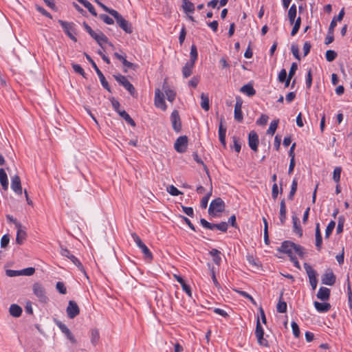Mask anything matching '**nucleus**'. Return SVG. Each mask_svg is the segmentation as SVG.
<instances>
[{"instance_id": "obj_16", "label": "nucleus", "mask_w": 352, "mask_h": 352, "mask_svg": "<svg viewBox=\"0 0 352 352\" xmlns=\"http://www.w3.org/2000/svg\"><path fill=\"white\" fill-rule=\"evenodd\" d=\"M243 100L241 97L236 98V103L234 105V119L239 122H241L243 120V113L241 111Z\"/></svg>"}, {"instance_id": "obj_33", "label": "nucleus", "mask_w": 352, "mask_h": 352, "mask_svg": "<svg viewBox=\"0 0 352 352\" xmlns=\"http://www.w3.org/2000/svg\"><path fill=\"white\" fill-rule=\"evenodd\" d=\"M292 221L294 224V232L301 237L302 236V229L300 226L298 218L296 216H293Z\"/></svg>"}, {"instance_id": "obj_11", "label": "nucleus", "mask_w": 352, "mask_h": 352, "mask_svg": "<svg viewBox=\"0 0 352 352\" xmlns=\"http://www.w3.org/2000/svg\"><path fill=\"white\" fill-rule=\"evenodd\" d=\"M58 23L64 30L65 33L74 42L77 41V38L73 34L75 32L74 23L67 22L63 20H58Z\"/></svg>"}, {"instance_id": "obj_1", "label": "nucleus", "mask_w": 352, "mask_h": 352, "mask_svg": "<svg viewBox=\"0 0 352 352\" xmlns=\"http://www.w3.org/2000/svg\"><path fill=\"white\" fill-rule=\"evenodd\" d=\"M278 251L287 254L289 257L294 255V252L298 254L300 258H303L305 251L303 247L296 244L290 241H285L282 243Z\"/></svg>"}, {"instance_id": "obj_29", "label": "nucleus", "mask_w": 352, "mask_h": 352, "mask_svg": "<svg viewBox=\"0 0 352 352\" xmlns=\"http://www.w3.org/2000/svg\"><path fill=\"white\" fill-rule=\"evenodd\" d=\"M315 237H316V247L318 250H320L322 248V235L320 233L319 223H316Z\"/></svg>"}, {"instance_id": "obj_43", "label": "nucleus", "mask_w": 352, "mask_h": 352, "mask_svg": "<svg viewBox=\"0 0 352 352\" xmlns=\"http://www.w3.org/2000/svg\"><path fill=\"white\" fill-rule=\"evenodd\" d=\"M100 335L98 329H92L91 331V342L96 346L99 340Z\"/></svg>"}, {"instance_id": "obj_41", "label": "nucleus", "mask_w": 352, "mask_h": 352, "mask_svg": "<svg viewBox=\"0 0 352 352\" xmlns=\"http://www.w3.org/2000/svg\"><path fill=\"white\" fill-rule=\"evenodd\" d=\"M193 159L194 160L197 162L198 164H201L203 165V167H204V170L206 171L208 177H209V179L210 181L211 182V178L210 177V174H209V170H208V168L207 167V166L204 163V162L202 161V160L199 157L198 154L197 153H194L193 155Z\"/></svg>"}, {"instance_id": "obj_37", "label": "nucleus", "mask_w": 352, "mask_h": 352, "mask_svg": "<svg viewBox=\"0 0 352 352\" xmlns=\"http://www.w3.org/2000/svg\"><path fill=\"white\" fill-rule=\"evenodd\" d=\"M296 12V6L295 4L292 5L288 11V19L290 22V24H293L294 23Z\"/></svg>"}, {"instance_id": "obj_31", "label": "nucleus", "mask_w": 352, "mask_h": 352, "mask_svg": "<svg viewBox=\"0 0 352 352\" xmlns=\"http://www.w3.org/2000/svg\"><path fill=\"white\" fill-rule=\"evenodd\" d=\"M195 66L193 63L187 62L182 68V74L184 78H186L192 74V69Z\"/></svg>"}, {"instance_id": "obj_17", "label": "nucleus", "mask_w": 352, "mask_h": 352, "mask_svg": "<svg viewBox=\"0 0 352 352\" xmlns=\"http://www.w3.org/2000/svg\"><path fill=\"white\" fill-rule=\"evenodd\" d=\"M259 143L258 135L254 131H251L248 135V144L254 151H257Z\"/></svg>"}, {"instance_id": "obj_12", "label": "nucleus", "mask_w": 352, "mask_h": 352, "mask_svg": "<svg viewBox=\"0 0 352 352\" xmlns=\"http://www.w3.org/2000/svg\"><path fill=\"white\" fill-rule=\"evenodd\" d=\"M255 335L258 340V343L261 346H268V342L267 340H265L263 338L264 336V331L263 329L261 327V324L260 323L259 318H257L256 321V330H255Z\"/></svg>"}, {"instance_id": "obj_5", "label": "nucleus", "mask_w": 352, "mask_h": 352, "mask_svg": "<svg viewBox=\"0 0 352 352\" xmlns=\"http://www.w3.org/2000/svg\"><path fill=\"white\" fill-rule=\"evenodd\" d=\"M224 208V201L221 198L218 197L211 201L208 208V213L210 215L215 216L217 212H223Z\"/></svg>"}, {"instance_id": "obj_62", "label": "nucleus", "mask_w": 352, "mask_h": 352, "mask_svg": "<svg viewBox=\"0 0 352 352\" xmlns=\"http://www.w3.org/2000/svg\"><path fill=\"white\" fill-rule=\"evenodd\" d=\"M297 69H298L297 63H293L291 65V67H290V69L289 72V74H288L289 78H292L294 76Z\"/></svg>"}, {"instance_id": "obj_44", "label": "nucleus", "mask_w": 352, "mask_h": 352, "mask_svg": "<svg viewBox=\"0 0 352 352\" xmlns=\"http://www.w3.org/2000/svg\"><path fill=\"white\" fill-rule=\"evenodd\" d=\"M83 27L86 30V31L89 34V35L95 40L96 41L98 35V31L95 32L86 23H83Z\"/></svg>"}, {"instance_id": "obj_10", "label": "nucleus", "mask_w": 352, "mask_h": 352, "mask_svg": "<svg viewBox=\"0 0 352 352\" xmlns=\"http://www.w3.org/2000/svg\"><path fill=\"white\" fill-rule=\"evenodd\" d=\"M304 268L309 277V283L311 286V288L313 290H315L318 284V280L316 278L317 272L312 268V267L309 264L307 263H304Z\"/></svg>"}, {"instance_id": "obj_45", "label": "nucleus", "mask_w": 352, "mask_h": 352, "mask_svg": "<svg viewBox=\"0 0 352 352\" xmlns=\"http://www.w3.org/2000/svg\"><path fill=\"white\" fill-rule=\"evenodd\" d=\"M190 56V60L189 62L193 63L195 64L198 56L197 47L195 45L191 46Z\"/></svg>"}, {"instance_id": "obj_35", "label": "nucleus", "mask_w": 352, "mask_h": 352, "mask_svg": "<svg viewBox=\"0 0 352 352\" xmlns=\"http://www.w3.org/2000/svg\"><path fill=\"white\" fill-rule=\"evenodd\" d=\"M26 237L27 233L25 229L17 230L16 237V243L19 245H21L23 243V241L26 239Z\"/></svg>"}, {"instance_id": "obj_8", "label": "nucleus", "mask_w": 352, "mask_h": 352, "mask_svg": "<svg viewBox=\"0 0 352 352\" xmlns=\"http://www.w3.org/2000/svg\"><path fill=\"white\" fill-rule=\"evenodd\" d=\"M200 223L204 228L211 230L217 228V230L225 232L228 228V224L225 221H222L219 223H211L207 221L205 219H201Z\"/></svg>"}, {"instance_id": "obj_52", "label": "nucleus", "mask_w": 352, "mask_h": 352, "mask_svg": "<svg viewBox=\"0 0 352 352\" xmlns=\"http://www.w3.org/2000/svg\"><path fill=\"white\" fill-rule=\"evenodd\" d=\"M72 66L75 72L80 74L82 77L86 78L85 72L80 65L72 63Z\"/></svg>"}, {"instance_id": "obj_26", "label": "nucleus", "mask_w": 352, "mask_h": 352, "mask_svg": "<svg viewBox=\"0 0 352 352\" xmlns=\"http://www.w3.org/2000/svg\"><path fill=\"white\" fill-rule=\"evenodd\" d=\"M240 91L249 97L253 96L256 94V90L253 87L252 83L244 85L240 88Z\"/></svg>"}, {"instance_id": "obj_18", "label": "nucleus", "mask_w": 352, "mask_h": 352, "mask_svg": "<svg viewBox=\"0 0 352 352\" xmlns=\"http://www.w3.org/2000/svg\"><path fill=\"white\" fill-rule=\"evenodd\" d=\"M155 105L163 111L166 109V104L164 99V94L159 89H157L155 92Z\"/></svg>"}, {"instance_id": "obj_53", "label": "nucleus", "mask_w": 352, "mask_h": 352, "mask_svg": "<svg viewBox=\"0 0 352 352\" xmlns=\"http://www.w3.org/2000/svg\"><path fill=\"white\" fill-rule=\"evenodd\" d=\"M94 1L100 7L102 8L104 11L109 13V14H112V13L116 10L111 8H108L104 4L101 3L99 0H94Z\"/></svg>"}, {"instance_id": "obj_14", "label": "nucleus", "mask_w": 352, "mask_h": 352, "mask_svg": "<svg viewBox=\"0 0 352 352\" xmlns=\"http://www.w3.org/2000/svg\"><path fill=\"white\" fill-rule=\"evenodd\" d=\"M66 311L67 316L70 319H73L80 314V309L75 301L69 300Z\"/></svg>"}, {"instance_id": "obj_20", "label": "nucleus", "mask_w": 352, "mask_h": 352, "mask_svg": "<svg viewBox=\"0 0 352 352\" xmlns=\"http://www.w3.org/2000/svg\"><path fill=\"white\" fill-rule=\"evenodd\" d=\"M11 188L18 195H22V186L21 179L18 175H14L11 179Z\"/></svg>"}, {"instance_id": "obj_39", "label": "nucleus", "mask_w": 352, "mask_h": 352, "mask_svg": "<svg viewBox=\"0 0 352 352\" xmlns=\"http://www.w3.org/2000/svg\"><path fill=\"white\" fill-rule=\"evenodd\" d=\"M79 3L82 4L92 15H94V16H97V12H96L94 7L88 1L80 0Z\"/></svg>"}, {"instance_id": "obj_7", "label": "nucleus", "mask_w": 352, "mask_h": 352, "mask_svg": "<svg viewBox=\"0 0 352 352\" xmlns=\"http://www.w3.org/2000/svg\"><path fill=\"white\" fill-rule=\"evenodd\" d=\"M131 236L134 241V242L136 243L137 246L141 249L142 253L144 255V257L147 259L152 260L153 259V254L149 250V249L147 248V246L142 242L141 239L138 236V235L133 232L131 234Z\"/></svg>"}, {"instance_id": "obj_9", "label": "nucleus", "mask_w": 352, "mask_h": 352, "mask_svg": "<svg viewBox=\"0 0 352 352\" xmlns=\"http://www.w3.org/2000/svg\"><path fill=\"white\" fill-rule=\"evenodd\" d=\"M60 254L63 256L68 258L76 266L78 267V268L81 272H82L86 275L85 269H84L82 265L81 264V263L74 255L71 254V252H69V250H67L65 248H63V246H60Z\"/></svg>"}, {"instance_id": "obj_61", "label": "nucleus", "mask_w": 352, "mask_h": 352, "mask_svg": "<svg viewBox=\"0 0 352 352\" xmlns=\"http://www.w3.org/2000/svg\"><path fill=\"white\" fill-rule=\"evenodd\" d=\"M9 241H10L9 235L4 234L1 239V247L2 248H6L8 246Z\"/></svg>"}, {"instance_id": "obj_46", "label": "nucleus", "mask_w": 352, "mask_h": 352, "mask_svg": "<svg viewBox=\"0 0 352 352\" xmlns=\"http://www.w3.org/2000/svg\"><path fill=\"white\" fill-rule=\"evenodd\" d=\"M96 41L100 46L102 47L103 43H108V38L101 31L98 30V35Z\"/></svg>"}, {"instance_id": "obj_47", "label": "nucleus", "mask_w": 352, "mask_h": 352, "mask_svg": "<svg viewBox=\"0 0 352 352\" xmlns=\"http://www.w3.org/2000/svg\"><path fill=\"white\" fill-rule=\"evenodd\" d=\"M336 226V222L334 221H331L328 226H327L326 230H325V238L328 239L330 235L331 234L333 229Z\"/></svg>"}, {"instance_id": "obj_2", "label": "nucleus", "mask_w": 352, "mask_h": 352, "mask_svg": "<svg viewBox=\"0 0 352 352\" xmlns=\"http://www.w3.org/2000/svg\"><path fill=\"white\" fill-rule=\"evenodd\" d=\"M32 292L41 303L47 304L50 301L45 287L41 283L36 282L32 285Z\"/></svg>"}, {"instance_id": "obj_22", "label": "nucleus", "mask_w": 352, "mask_h": 352, "mask_svg": "<svg viewBox=\"0 0 352 352\" xmlns=\"http://www.w3.org/2000/svg\"><path fill=\"white\" fill-rule=\"evenodd\" d=\"M336 276L332 272H326L322 278V283L327 285H333L336 283Z\"/></svg>"}, {"instance_id": "obj_54", "label": "nucleus", "mask_w": 352, "mask_h": 352, "mask_svg": "<svg viewBox=\"0 0 352 352\" xmlns=\"http://www.w3.org/2000/svg\"><path fill=\"white\" fill-rule=\"evenodd\" d=\"M99 18L108 25H112L114 23V21L107 14H101L99 15Z\"/></svg>"}, {"instance_id": "obj_50", "label": "nucleus", "mask_w": 352, "mask_h": 352, "mask_svg": "<svg viewBox=\"0 0 352 352\" xmlns=\"http://www.w3.org/2000/svg\"><path fill=\"white\" fill-rule=\"evenodd\" d=\"M167 192L170 193L173 196H178L179 195H182V192L179 191L175 186L173 185H170L167 187Z\"/></svg>"}, {"instance_id": "obj_59", "label": "nucleus", "mask_w": 352, "mask_h": 352, "mask_svg": "<svg viewBox=\"0 0 352 352\" xmlns=\"http://www.w3.org/2000/svg\"><path fill=\"white\" fill-rule=\"evenodd\" d=\"M56 288L61 294L67 293V289L63 282H58L56 285Z\"/></svg>"}, {"instance_id": "obj_63", "label": "nucleus", "mask_w": 352, "mask_h": 352, "mask_svg": "<svg viewBox=\"0 0 352 352\" xmlns=\"http://www.w3.org/2000/svg\"><path fill=\"white\" fill-rule=\"evenodd\" d=\"M278 187L276 183H274L272 186V196L274 199H276L278 195Z\"/></svg>"}, {"instance_id": "obj_19", "label": "nucleus", "mask_w": 352, "mask_h": 352, "mask_svg": "<svg viewBox=\"0 0 352 352\" xmlns=\"http://www.w3.org/2000/svg\"><path fill=\"white\" fill-rule=\"evenodd\" d=\"M56 324L59 327L61 331L66 336L68 340L72 343H76V340L75 339L74 335L72 333L70 330L67 328V327L61 322L59 320H55Z\"/></svg>"}, {"instance_id": "obj_51", "label": "nucleus", "mask_w": 352, "mask_h": 352, "mask_svg": "<svg viewBox=\"0 0 352 352\" xmlns=\"http://www.w3.org/2000/svg\"><path fill=\"white\" fill-rule=\"evenodd\" d=\"M342 168L340 167H336L333 173V179L336 183H338L340 179Z\"/></svg>"}, {"instance_id": "obj_27", "label": "nucleus", "mask_w": 352, "mask_h": 352, "mask_svg": "<svg viewBox=\"0 0 352 352\" xmlns=\"http://www.w3.org/2000/svg\"><path fill=\"white\" fill-rule=\"evenodd\" d=\"M314 307L318 312L326 313L331 309V305L329 302H314Z\"/></svg>"}, {"instance_id": "obj_25", "label": "nucleus", "mask_w": 352, "mask_h": 352, "mask_svg": "<svg viewBox=\"0 0 352 352\" xmlns=\"http://www.w3.org/2000/svg\"><path fill=\"white\" fill-rule=\"evenodd\" d=\"M286 204L285 199H283L280 203L279 219L281 225L285 224L286 221Z\"/></svg>"}, {"instance_id": "obj_49", "label": "nucleus", "mask_w": 352, "mask_h": 352, "mask_svg": "<svg viewBox=\"0 0 352 352\" xmlns=\"http://www.w3.org/2000/svg\"><path fill=\"white\" fill-rule=\"evenodd\" d=\"M325 57L327 61L332 62L337 57V53L331 50H329L325 53Z\"/></svg>"}, {"instance_id": "obj_3", "label": "nucleus", "mask_w": 352, "mask_h": 352, "mask_svg": "<svg viewBox=\"0 0 352 352\" xmlns=\"http://www.w3.org/2000/svg\"><path fill=\"white\" fill-rule=\"evenodd\" d=\"M111 16L116 20L118 26L122 29L126 33L131 34L133 32L131 23L126 21L123 16L116 10H115Z\"/></svg>"}, {"instance_id": "obj_24", "label": "nucleus", "mask_w": 352, "mask_h": 352, "mask_svg": "<svg viewBox=\"0 0 352 352\" xmlns=\"http://www.w3.org/2000/svg\"><path fill=\"white\" fill-rule=\"evenodd\" d=\"M114 56L117 59L120 60L122 62V65L124 67H126L132 69L133 70H135L136 68L138 67V66L136 65H135V64H133V63L126 60L125 56L121 55V54H118V52H115L114 53Z\"/></svg>"}, {"instance_id": "obj_13", "label": "nucleus", "mask_w": 352, "mask_h": 352, "mask_svg": "<svg viewBox=\"0 0 352 352\" xmlns=\"http://www.w3.org/2000/svg\"><path fill=\"white\" fill-rule=\"evenodd\" d=\"M188 145V138L186 135L179 137L175 144V149L180 153H184L186 151Z\"/></svg>"}, {"instance_id": "obj_42", "label": "nucleus", "mask_w": 352, "mask_h": 352, "mask_svg": "<svg viewBox=\"0 0 352 352\" xmlns=\"http://www.w3.org/2000/svg\"><path fill=\"white\" fill-rule=\"evenodd\" d=\"M278 122V119L273 120L270 124L269 129L267 131V134L273 135L276 132Z\"/></svg>"}, {"instance_id": "obj_64", "label": "nucleus", "mask_w": 352, "mask_h": 352, "mask_svg": "<svg viewBox=\"0 0 352 352\" xmlns=\"http://www.w3.org/2000/svg\"><path fill=\"white\" fill-rule=\"evenodd\" d=\"M182 210L189 217H192L194 215V210L191 207H186L182 206Z\"/></svg>"}, {"instance_id": "obj_21", "label": "nucleus", "mask_w": 352, "mask_h": 352, "mask_svg": "<svg viewBox=\"0 0 352 352\" xmlns=\"http://www.w3.org/2000/svg\"><path fill=\"white\" fill-rule=\"evenodd\" d=\"M224 118L223 117H221L220 119V123L219 126V141L223 145L224 148L226 146V128L223 126V122Z\"/></svg>"}, {"instance_id": "obj_55", "label": "nucleus", "mask_w": 352, "mask_h": 352, "mask_svg": "<svg viewBox=\"0 0 352 352\" xmlns=\"http://www.w3.org/2000/svg\"><path fill=\"white\" fill-rule=\"evenodd\" d=\"M35 8L38 12H39L43 15L45 16L46 17H48L49 19H52V14L48 12L47 10H45L43 7L36 5Z\"/></svg>"}, {"instance_id": "obj_60", "label": "nucleus", "mask_w": 352, "mask_h": 352, "mask_svg": "<svg viewBox=\"0 0 352 352\" xmlns=\"http://www.w3.org/2000/svg\"><path fill=\"white\" fill-rule=\"evenodd\" d=\"M269 117L265 114H262L260 118L256 121V124L258 125H266L268 121Z\"/></svg>"}, {"instance_id": "obj_6", "label": "nucleus", "mask_w": 352, "mask_h": 352, "mask_svg": "<svg viewBox=\"0 0 352 352\" xmlns=\"http://www.w3.org/2000/svg\"><path fill=\"white\" fill-rule=\"evenodd\" d=\"M116 80L122 86H123L133 97L137 96V93L133 85L126 79L124 76L121 74L113 76Z\"/></svg>"}, {"instance_id": "obj_48", "label": "nucleus", "mask_w": 352, "mask_h": 352, "mask_svg": "<svg viewBox=\"0 0 352 352\" xmlns=\"http://www.w3.org/2000/svg\"><path fill=\"white\" fill-rule=\"evenodd\" d=\"M300 24H301V19L300 16H298L297 18V19L296 21H294V25L291 32L292 36H294L297 34V32H298V30L300 29Z\"/></svg>"}, {"instance_id": "obj_4", "label": "nucleus", "mask_w": 352, "mask_h": 352, "mask_svg": "<svg viewBox=\"0 0 352 352\" xmlns=\"http://www.w3.org/2000/svg\"><path fill=\"white\" fill-rule=\"evenodd\" d=\"M87 60L91 64L93 68L95 69L97 75L98 76V78L100 79V81L102 85V87L107 90L109 92H111V88L109 85L108 82L107 81L104 76L102 73V72L99 69L98 66L96 65V63L94 61V60L91 58L89 55H88L87 53H84Z\"/></svg>"}, {"instance_id": "obj_34", "label": "nucleus", "mask_w": 352, "mask_h": 352, "mask_svg": "<svg viewBox=\"0 0 352 352\" xmlns=\"http://www.w3.org/2000/svg\"><path fill=\"white\" fill-rule=\"evenodd\" d=\"M283 293L282 292L276 306L277 311L281 314L285 313L287 311V303L283 300Z\"/></svg>"}, {"instance_id": "obj_58", "label": "nucleus", "mask_w": 352, "mask_h": 352, "mask_svg": "<svg viewBox=\"0 0 352 352\" xmlns=\"http://www.w3.org/2000/svg\"><path fill=\"white\" fill-rule=\"evenodd\" d=\"M291 50H292V52L294 56L296 59L300 60V54H299V50H298V45H296L295 44H292V47H291Z\"/></svg>"}, {"instance_id": "obj_23", "label": "nucleus", "mask_w": 352, "mask_h": 352, "mask_svg": "<svg viewBox=\"0 0 352 352\" xmlns=\"http://www.w3.org/2000/svg\"><path fill=\"white\" fill-rule=\"evenodd\" d=\"M331 291L329 288L321 287L318 293L317 298L322 301H327L329 299Z\"/></svg>"}, {"instance_id": "obj_30", "label": "nucleus", "mask_w": 352, "mask_h": 352, "mask_svg": "<svg viewBox=\"0 0 352 352\" xmlns=\"http://www.w3.org/2000/svg\"><path fill=\"white\" fill-rule=\"evenodd\" d=\"M182 1V9L186 14L193 13L195 11V5L189 0Z\"/></svg>"}, {"instance_id": "obj_56", "label": "nucleus", "mask_w": 352, "mask_h": 352, "mask_svg": "<svg viewBox=\"0 0 352 352\" xmlns=\"http://www.w3.org/2000/svg\"><path fill=\"white\" fill-rule=\"evenodd\" d=\"M292 331H293L294 336L296 338H298L299 336H300V332L299 327H298V324L296 322L293 321L292 322Z\"/></svg>"}, {"instance_id": "obj_32", "label": "nucleus", "mask_w": 352, "mask_h": 352, "mask_svg": "<svg viewBox=\"0 0 352 352\" xmlns=\"http://www.w3.org/2000/svg\"><path fill=\"white\" fill-rule=\"evenodd\" d=\"M0 183L3 190H8V179L7 174L3 168H0Z\"/></svg>"}, {"instance_id": "obj_38", "label": "nucleus", "mask_w": 352, "mask_h": 352, "mask_svg": "<svg viewBox=\"0 0 352 352\" xmlns=\"http://www.w3.org/2000/svg\"><path fill=\"white\" fill-rule=\"evenodd\" d=\"M201 107L202 109H204L205 111H208L210 109V104H209V98L208 94H205L204 93H202L201 95Z\"/></svg>"}, {"instance_id": "obj_57", "label": "nucleus", "mask_w": 352, "mask_h": 352, "mask_svg": "<svg viewBox=\"0 0 352 352\" xmlns=\"http://www.w3.org/2000/svg\"><path fill=\"white\" fill-rule=\"evenodd\" d=\"M165 93L166 95L167 100L170 102H173L175 98V92L171 89H166Z\"/></svg>"}, {"instance_id": "obj_15", "label": "nucleus", "mask_w": 352, "mask_h": 352, "mask_svg": "<svg viewBox=\"0 0 352 352\" xmlns=\"http://www.w3.org/2000/svg\"><path fill=\"white\" fill-rule=\"evenodd\" d=\"M170 121L173 129L176 132H179L182 129V122L179 112L177 110H174L170 115Z\"/></svg>"}, {"instance_id": "obj_28", "label": "nucleus", "mask_w": 352, "mask_h": 352, "mask_svg": "<svg viewBox=\"0 0 352 352\" xmlns=\"http://www.w3.org/2000/svg\"><path fill=\"white\" fill-rule=\"evenodd\" d=\"M22 311V308L16 304H12L9 308L10 315L14 318L20 317Z\"/></svg>"}, {"instance_id": "obj_36", "label": "nucleus", "mask_w": 352, "mask_h": 352, "mask_svg": "<svg viewBox=\"0 0 352 352\" xmlns=\"http://www.w3.org/2000/svg\"><path fill=\"white\" fill-rule=\"evenodd\" d=\"M118 113L127 123H129L133 126H135L134 120L131 118V116L126 111H118Z\"/></svg>"}, {"instance_id": "obj_40", "label": "nucleus", "mask_w": 352, "mask_h": 352, "mask_svg": "<svg viewBox=\"0 0 352 352\" xmlns=\"http://www.w3.org/2000/svg\"><path fill=\"white\" fill-rule=\"evenodd\" d=\"M297 187H298V181H297V179L294 178L292 183L291 190H290L289 194L288 195V199H289V200L294 199V197L297 190Z\"/></svg>"}]
</instances>
